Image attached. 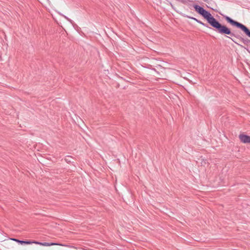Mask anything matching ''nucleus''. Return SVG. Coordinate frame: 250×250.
Segmentation results:
<instances>
[{
	"instance_id": "6",
	"label": "nucleus",
	"mask_w": 250,
	"mask_h": 250,
	"mask_svg": "<svg viewBox=\"0 0 250 250\" xmlns=\"http://www.w3.org/2000/svg\"><path fill=\"white\" fill-rule=\"evenodd\" d=\"M234 38L238 39L239 41H240L242 42H243L244 39H245V38H243L242 36H241L240 35L237 34H235Z\"/></svg>"
},
{
	"instance_id": "1",
	"label": "nucleus",
	"mask_w": 250,
	"mask_h": 250,
	"mask_svg": "<svg viewBox=\"0 0 250 250\" xmlns=\"http://www.w3.org/2000/svg\"><path fill=\"white\" fill-rule=\"evenodd\" d=\"M188 7L191 9L192 8H194L195 11L200 15L202 16L205 19H206L207 22L209 23L214 17L210 14L209 12L205 10L203 7L196 4H191L190 2H188V4H186Z\"/></svg>"
},
{
	"instance_id": "13",
	"label": "nucleus",
	"mask_w": 250,
	"mask_h": 250,
	"mask_svg": "<svg viewBox=\"0 0 250 250\" xmlns=\"http://www.w3.org/2000/svg\"><path fill=\"white\" fill-rule=\"evenodd\" d=\"M204 0L205 2H208V0Z\"/></svg>"
},
{
	"instance_id": "11",
	"label": "nucleus",
	"mask_w": 250,
	"mask_h": 250,
	"mask_svg": "<svg viewBox=\"0 0 250 250\" xmlns=\"http://www.w3.org/2000/svg\"><path fill=\"white\" fill-rule=\"evenodd\" d=\"M170 6H171L172 8L174 9V6H173V4L171 3H170Z\"/></svg>"
},
{
	"instance_id": "5",
	"label": "nucleus",
	"mask_w": 250,
	"mask_h": 250,
	"mask_svg": "<svg viewBox=\"0 0 250 250\" xmlns=\"http://www.w3.org/2000/svg\"><path fill=\"white\" fill-rule=\"evenodd\" d=\"M11 240H14L19 244H32V242L31 241L29 240H20L19 239H16V238H13L11 239Z\"/></svg>"
},
{
	"instance_id": "3",
	"label": "nucleus",
	"mask_w": 250,
	"mask_h": 250,
	"mask_svg": "<svg viewBox=\"0 0 250 250\" xmlns=\"http://www.w3.org/2000/svg\"><path fill=\"white\" fill-rule=\"evenodd\" d=\"M239 138L241 142L244 144H250V136L244 134H240Z\"/></svg>"
},
{
	"instance_id": "7",
	"label": "nucleus",
	"mask_w": 250,
	"mask_h": 250,
	"mask_svg": "<svg viewBox=\"0 0 250 250\" xmlns=\"http://www.w3.org/2000/svg\"><path fill=\"white\" fill-rule=\"evenodd\" d=\"M178 1H179L181 2L182 3L186 5L188 4V2H192V0H176Z\"/></svg>"
},
{
	"instance_id": "9",
	"label": "nucleus",
	"mask_w": 250,
	"mask_h": 250,
	"mask_svg": "<svg viewBox=\"0 0 250 250\" xmlns=\"http://www.w3.org/2000/svg\"><path fill=\"white\" fill-rule=\"evenodd\" d=\"M71 159H72V157L71 156H67L65 158V161L67 163H69L71 162Z\"/></svg>"
},
{
	"instance_id": "12",
	"label": "nucleus",
	"mask_w": 250,
	"mask_h": 250,
	"mask_svg": "<svg viewBox=\"0 0 250 250\" xmlns=\"http://www.w3.org/2000/svg\"><path fill=\"white\" fill-rule=\"evenodd\" d=\"M64 17H65V18H66V19L67 20H68V21H70V20L68 18H67L66 17H65V16Z\"/></svg>"
},
{
	"instance_id": "4",
	"label": "nucleus",
	"mask_w": 250,
	"mask_h": 250,
	"mask_svg": "<svg viewBox=\"0 0 250 250\" xmlns=\"http://www.w3.org/2000/svg\"><path fill=\"white\" fill-rule=\"evenodd\" d=\"M184 17H186V18H187L188 19H192V20L196 21L197 23L202 25L203 26H205L206 27H208V28L209 27L208 24L203 23L202 21H201L197 19L196 18H195L194 17H191V16H188V15H184Z\"/></svg>"
},
{
	"instance_id": "8",
	"label": "nucleus",
	"mask_w": 250,
	"mask_h": 250,
	"mask_svg": "<svg viewBox=\"0 0 250 250\" xmlns=\"http://www.w3.org/2000/svg\"><path fill=\"white\" fill-rule=\"evenodd\" d=\"M55 245H58L56 243H47V242H43V244H42V246H51Z\"/></svg>"
},
{
	"instance_id": "2",
	"label": "nucleus",
	"mask_w": 250,
	"mask_h": 250,
	"mask_svg": "<svg viewBox=\"0 0 250 250\" xmlns=\"http://www.w3.org/2000/svg\"><path fill=\"white\" fill-rule=\"evenodd\" d=\"M219 14L223 16V18H224L228 23L233 26L241 29L247 37L250 38V30L246 25L233 20L228 16L225 15L221 13H219Z\"/></svg>"
},
{
	"instance_id": "10",
	"label": "nucleus",
	"mask_w": 250,
	"mask_h": 250,
	"mask_svg": "<svg viewBox=\"0 0 250 250\" xmlns=\"http://www.w3.org/2000/svg\"><path fill=\"white\" fill-rule=\"evenodd\" d=\"M31 242H32V244H33V243L36 244H38V245H40L41 246H42V244H43V242H39L35 241H31Z\"/></svg>"
}]
</instances>
